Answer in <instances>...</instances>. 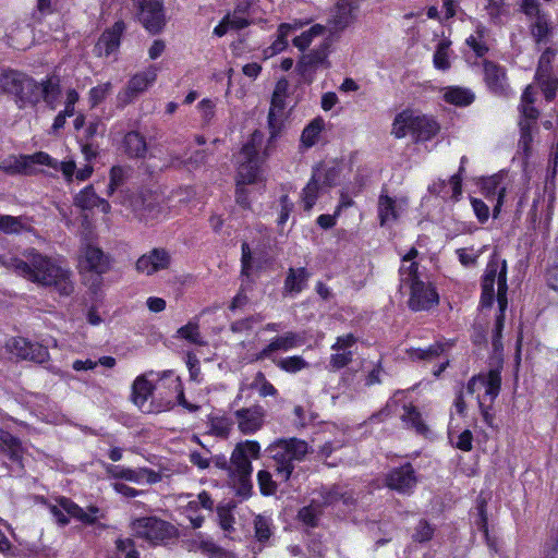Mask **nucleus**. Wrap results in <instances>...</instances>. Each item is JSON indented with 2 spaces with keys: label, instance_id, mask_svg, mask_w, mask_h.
<instances>
[{
  "label": "nucleus",
  "instance_id": "1",
  "mask_svg": "<svg viewBox=\"0 0 558 558\" xmlns=\"http://www.w3.org/2000/svg\"><path fill=\"white\" fill-rule=\"evenodd\" d=\"M17 265V275L40 286L53 287L61 295H70L74 286L71 271L59 260L27 248Z\"/></svg>",
  "mask_w": 558,
  "mask_h": 558
},
{
  "label": "nucleus",
  "instance_id": "2",
  "mask_svg": "<svg viewBox=\"0 0 558 558\" xmlns=\"http://www.w3.org/2000/svg\"><path fill=\"white\" fill-rule=\"evenodd\" d=\"M259 454L260 445L256 440L239 442L231 453L228 466L230 483L243 498H247L252 490L253 466L250 458L258 459Z\"/></svg>",
  "mask_w": 558,
  "mask_h": 558
},
{
  "label": "nucleus",
  "instance_id": "3",
  "mask_svg": "<svg viewBox=\"0 0 558 558\" xmlns=\"http://www.w3.org/2000/svg\"><path fill=\"white\" fill-rule=\"evenodd\" d=\"M264 143V134L259 131L253 132L250 140L244 144L236 157V183L253 184L262 180L263 163L268 157V149L272 143L267 144L260 153Z\"/></svg>",
  "mask_w": 558,
  "mask_h": 558
},
{
  "label": "nucleus",
  "instance_id": "4",
  "mask_svg": "<svg viewBox=\"0 0 558 558\" xmlns=\"http://www.w3.org/2000/svg\"><path fill=\"white\" fill-rule=\"evenodd\" d=\"M267 452L275 462L276 474L288 481L295 465L305 460L310 452L308 444L299 438H281L267 447Z\"/></svg>",
  "mask_w": 558,
  "mask_h": 558
},
{
  "label": "nucleus",
  "instance_id": "5",
  "mask_svg": "<svg viewBox=\"0 0 558 558\" xmlns=\"http://www.w3.org/2000/svg\"><path fill=\"white\" fill-rule=\"evenodd\" d=\"M0 92L10 96L19 109L38 104V82L16 70H4L0 73Z\"/></svg>",
  "mask_w": 558,
  "mask_h": 558
},
{
  "label": "nucleus",
  "instance_id": "6",
  "mask_svg": "<svg viewBox=\"0 0 558 558\" xmlns=\"http://www.w3.org/2000/svg\"><path fill=\"white\" fill-rule=\"evenodd\" d=\"M497 283V302L501 311L507 308V264L506 260L492 259L485 270L482 282L481 305L490 307L495 299L494 286Z\"/></svg>",
  "mask_w": 558,
  "mask_h": 558
},
{
  "label": "nucleus",
  "instance_id": "7",
  "mask_svg": "<svg viewBox=\"0 0 558 558\" xmlns=\"http://www.w3.org/2000/svg\"><path fill=\"white\" fill-rule=\"evenodd\" d=\"M438 131L439 125L434 119L407 110L395 118L391 133L397 138L411 135L415 141H428Z\"/></svg>",
  "mask_w": 558,
  "mask_h": 558
},
{
  "label": "nucleus",
  "instance_id": "8",
  "mask_svg": "<svg viewBox=\"0 0 558 558\" xmlns=\"http://www.w3.org/2000/svg\"><path fill=\"white\" fill-rule=\"evenodd\" d=\"M501 386V376L499 369H490L486 374L473 376L466 386L469 393H474L484 389L483 395L477 396L478 408L484 422L492 426L494 416L490 414L489 409L496 397L499 395Z\"/></svg>",
  "mask_w": 558,
  "mask_h": 558
},
{
  "label": "nucleus",
  "instance_id": "9",
  "mask_svg": "<svg viewBox=\"0 0 558 558\" xmlns=\"http://www.w3.org/2000/svg\"><path fill=\"white\" fill-rule=\"evenodd\" d=\"M338 177L339 171L336 167L320 165L314 168L310 181L301 193L304 209L311 210L318 197L336 184Z\"/></svg>",
  "mask_w": 558,
  "mask_h": 558
},
{
  "label": "nucleus",
  "instance_id": "10",
  "mask_svg": "<svg viewBox=\"0 0 558 558\" xmlns=\"http://www.w3.org/2000/svg\"><path fill=\"white\" fill-rule=\"evenodd\" d=\"M133 534L153 545L165 544L178 536L174 525L155 517L138 518L132 522Z\"/></svg>",
  "mask_w": 558,
  "mask_h": 558
},
{
  "label": "nucleus",
  "instance_id": "11",
  "mask_svg": "<svg viewBox=\"0 0 558 558\" xmlns=\"http://www.w3.org/2000/svg\"><path fill=\"white\" fill-rule=\"evenodd\" d=\"M38 166L57 168V160L45 151L32 155L8 156L0 160V171L9 175H34Z\"/></svg>",
  "mask_w": 558,
  "mask_h": 558
},
{
  "label": "nucleus",
  "instance_id": "12",
  "mask_svg": "<svg viewBox=\"0 0 558 558\" xmlns=\"http://www.w3.org/2000/svg\"><path fill=\"white\" fill-rule=\"evenodd\" d=\"M50 512L61 526L69 523L68 515L85 524H93L98 518L102 517L99 508L89 506L87 509H83L68 498H61L58 506H51Z\"/></svg>",
  "mask_w": 558,
  "mask_h": 558
},
{
  "label": "nucleus",
  "instance_id": "13",
  "mask_svg": "<svg viewBox=\"0 0 558 558\" xmlns=\"http://www.w3.org/2000/svg\"><path fill=\"white\" fill-rule=\"evenodd\" d=\"M158 69L155 65L148 66L146 70L134 74L125 87L117 95V107L124 108L137 98L142 93L147 90L157 78Z\"/></svg>",
  "mask_w": 558,
  "mask_h": 558
},
{
  "label": "nucleus",
  "instance_id": "14",
  "mask_svg": "<svg viewBox=\"0 0 558 558\" xmlns=\"http://www.w3.org/2000/svg\"><path fill=\"white\" fill-rule=\"evenodd\" d=\"M141 24L151 34L160 33L166 25L162 0H134Z\"/></svg>",
  "mask_w": 558,
  "mask_h": 558
},
{
  "label": "nucleus",
  "instance_id": "15",
  "mask_svg": "<svg viewBox=\"0 0 558 558\" xmlns=\"http://www.w3.org/2000/svg\"><path fill=\"white\" fill-rule=\"evenodd\" d=\"M7 351L17 360L44 363L49 360V352L46 347L31 342L23 337H12L5 342Z\"/></svg>",
  "mask_w": 558,
  "mask_h": 558
},
{
  "label": "nucleus",
  "instance_id": "16",
  "mask_svg": "<svg viewBox=\"0 0 558 558\" xmlns=\"http://www.w3.org/2000/svg\"><path fill=\"white\" fill-rule=\"evenodd\" d=\"M304 343V338L300 332L287 331L280 336L274 337L267 345H265L254 356V361L270 360L274 362L277 352H287L301 347Z\"/></svg>",
  "mask_w": 558,
  "mask_h": 558
},
{
  "label": "nucleus",
  "instance_id": "17",
  "mask_svg": "<svg viewBox=\"0 0 558 558\" xmlns=\"http://www.w3.org/2000/svg\"><path fill=\"white\" fill-rule=\"evenodd\" d=\"M356 343L357 338L353 333L337 337L331 345L332 354L329 357V369L336 372L348 366L356 353Z\"/></svg>",
  "mask_w": 558,
  "mask_h": 558
},
{
  "label": "nucleus",
  "instance_id": "18",
  "mask_svg": "<svg viewBox=\"0 0 558 558\" xmlns=\"http://www.w3.org/2000/svg\"><path fill=\"white\" fill-rule=\"evenodd\" d=\"M107 474L117 480H124L134 484H156L161 481V475L147 468L131 469L122 465L108 464Z\"/></svg>",
  "mask_w": 558,
  "mask_h": 558
},
{
  "label": "nucleus",
  "instance_id": "19",
  "mask_svg": "<svg viewBox=\"0 0 558 558\" xmlns=\"http://www.w3.org/2000/svg\"><path fill=\"white\" fill-rule=\"evenodd\" d=\"M233 417L242 434L253 435L264 426L266 410L259 404H254L234 411Z\"/></svg>",
  "mask_w": 558,
  "mask_h": 558
},
{
  "label": "nucleus",
  "instance_id": "20",
  "mask_svg": "<svg viewBox=\"0 0 558 558\" xmlns=\"http://www.w3.org/2000/svg\"><path fill=\"white\" fill-rule=\"evenodd\" d=\"M410 289L409 306L413 311H425L438 303L435 289L423 280L412 282Z\"/></svg>",
  "mask_w": 558,
  "mask_h": 558
},
{
  "label": "nucleus",
  "instance_id": "21",
  "mask_svg": "<svg viewBox=\"0 0 558 558\" xmlns=\"http://www.w3.org/2000/svg\"><path fill=\"white\" fill-rule=\"evenodd\" d=\"M507 174L504 172H499L492 177L485 178L482 182V191L484 196L494 202L493 216L496 218L500 213L501 206L504 204V198L508 189V183L506 182Z\"/></svg>",
  "mask_w": 558,
  "mask_h": 558
},
{
  "label": "nucleus",
  "instance_id": "22",
  "mask_svg": "<svg viewBox=\"0 0 558 558\" xmlns=\"http://www.w3.org/2000/svg\"><path fill=\"white\" fill-rule=\"evenodd\" d=\"M171 256L163 248H154L142 255L136 262L138 272L151 276L157 271L167 269L170 266Z\"/></svg>",
  "mask_w": 558,
  "mask_h": 558
},
{
  "label": "nucleus",
  "instance_id": "23",
  "mask_svg": "<svg viewBox=\"0 0 558 558\" xmlns=\"http://www.w3.org/2000/svg\"><path fill=\"white\" fill-rule=\"evenodd\" d=\"M354 19L353 8L348 3H339L325 25L328 37L338 38L340 33L353 23Z\"/></svg>",
  "mask_w": 558,
  "mask_h": 558
},
{
  "label": "nucleus",
  "instance_id": "24",
  "mask_svg": "<svg viewBox=\"0 0 558 558\" xmlns=\"http://www.w3.org/2000/svg\"><path fill=\"white\" fill-rule=\"evenodd\" d=\"M387 486L399 493H409L416 484V477L411 464L407 463L393 469L386 478Z\"/></svg>",
  "mask_w": 558,
  "mask_h": 558
},
{
  "label": "nucleus",
  "instance_id": "25",
  "mask_svg": "<svg viewBox=\"0 0 558 558\" xmlns=\"http://www.w3.org/2000/svg\"><path fill=\"white\" fill-rule=\"evenodd\" d=\"M405 208V198H392L381 193L378 199V217L380 219V225L386 226L395 222Z\"/></svg>",
  "mask_w": 558,
  "mask_h": 558
},
{
  "label": "nucleus",
  "instance_id": "26",
  "mask_svg": "<svg viewBox=\"0 0 558 558\" xmlns=\"http://www.w3.org/2000/svg\"><path fill=\"white\" fill-rule=\"evenodd\" d=\"M73 204L82 210H92L97 207L104 214H108L111 209L110 204L97 195L93 185H87L75 194Z\"/></svg>",
  "mask_w": 558,
  "mask_h": 558
},
{
  "label": "nucleus",
  "instance_id": "27",
  "mask_svg": "<svg viewBox=\"0 0 558 558\" xmlns=\"http://www.w3.org/2000/svg\"><path fill=\"white\" fill-rule=\"evenodd\" d=\"M418 251L412 247L405 255L402 256L401 265L399 268L400 287L404 288L412 282L420 281L422 274L418 271Z\"/></svg>",
  "mask_w": 558,
  "mask_h": 558
},
{
  "label": "nucleus",
  "instance_id": "28",
  "mask_svg": "<svg viewBox=\"0 0 558 558\" xmlns=\"http://www.w3.org/2000/svg\"><path fill=\"white\" fill-rule=\"evenodd\" d=\"M284 99L286 97H280L272 94L271 105L268 112V128L270 134L269 143L275 142L281 132L283 125V110L286 108Z\"/></svg>",
  "mask_w": 558,
  "mask_h": 558
},
{
  "label": "nucleus",
  "instance_id": "29",
  "mask_svg": "<svg viewBox=\"0 0 558 558\" xmlns=\"http://www.w3.org/2000/svg\"><path fill=\"white\" fill-rule=\"evenodd\" d=\"M484 77L488 88L498 95L507 93L508 84L504 69L494 62L484 63Z\"/></svg>",
  "mask_w": 558,
  "mask_h": 558
},
{
  "label": "nucleus",
  "instance_id": "30",
  "mask_svg": "<svg viewBox=\"0 0 558 558\" xmlns=\"http://www.w3.org/2000/svg\"><path fill=\"white\" fill-rule=\"evenodd\" d=\"M186 548L190 551H201L208 558H227L228 556L226 550L202 534H196L187 539Z\"/></svg>",
  "mask_w": 558,
  "mask_h": 558
},
{
  "label": "nucleus",
  "instance_id": "31",
  "mask_svg": "<svg viewBox=\"0 0 558 558\" xmlns=\"http://www.w3.org/2000/svg\"><path fill=\"white\" fill-rule=\"evenodd\" d=\"M124 31V23L119 21L116 22L114 25L106 31L101 37L99 38L96 49L98 51V54H105L109 56L113 51L117 50V48L120 45V37Z\"/></svg>",
  "mask_w": 558,
  "mask_h": 558
},
{
  "label": "nucleus",
  "instance_id": "32",
  "mask_svg": "<svg viewBox=\"0 0 558 558\" xmlns=\"http://www.w3.org/2000/svg\"><path fill=\"white\" fill-rule=\"evenodd\" d=\"M85 267L97 274H105L109 269V258L104 252L94 246L86 245L83 251Z\"/></svg>",
  "mask_w": 558,
  "mask_h": 558
},
{
  "label": "nucleus",
  "instance_id": "33",
  "mask_svg": "<svg viewBox=\"0 0 558 558\" xmlns=\"http://www.w3.org/2000/svg\"><path fill=\"white\" fill-rule=\"evenodd\" d=\"M0 449L12 462H16L21 465L24 453L22 444L19 438L2 428H0Z\"/></svg>",
  "mask_w": 558,
  "mask_h": 558
},
{
  "label": "nucleus",
  "instance_id": "34",
  "mask_svg": "<svg viewBox=\"0 0 558 558\" xmlns=\"http://www.w3.org/2000/svg\"><path fill=\"white\" fill-rule=\"evenodd\" d=\"M123 151L131 158H143L147 151L145 137L136 131L124 135L122 143Z\"/></svg>",
  "mask_w": 558,
  "mask_h": 558
},
{
  "label": "nucleus",
  "instance_id": "35",
  "mask_svg": "<svg viewBox=\"0 0 558 558\" xmlns=\"http://www.w3.org/2000/svg\"><path fill=\"white\" fill-rule=\"evenodd\" d=\"M38 102L43 99L50 109H56L60 96V86L57 80L48 77L38 83Z\"/></svg>",
  "mask_w": 558,
  "mask_h": 558
},
{
  "label": "nucleus",
  "instance_id": "36",
  "mask_svg": "<svg viewBox=\"0 0 558 558\" xmlns=\"http://www.w3.org/2000/svg\"><path fill=\"white\" fill-rule=\"evenodd\" d=\"M308 279V272L305 268H290L284 280V291L287 293H300L305 287Z\"/></svg>",
  "mask_w": 558,
  "mask_h": 558
},
{
  "label": "nucleus",
  "instance_id": "37",
  "mask_svg": "<svg viewBox=\"0 0 558 558\" xmlns=\"http://www.w3.org/2000/svg\"><path fill=\"white\" fill-rule=\"evenodd\" d=\"M402 422L410 428H413L417 434L426 435L428 427L422 418L420 411L412 404L403 405V414L401 415Z\"/></svg>",
  "mask_w": 558,
  "mask_h": 558
},
{
  "label": "nucleus",
  "instance_id": "38",
  "mask_svg": "<svg viewBox=\"0 0 558 558\" xmlns=\"http://www.w3.org/2000/svg\"><path fill=\"white\" fill-rule=\"evenodd\" d=\"M0 231L7 234H19L21 232L32 231V226L24 217L0 214Z\"/></svg>",
  "mask_w": 558,
  "mask_h": 558
},
{
  "label": "nucleus",
  "instance_id": "39",
  "mask_svg": "<svg viewBox=\"0 0 558 558\" xmlns=\"http://www.w3.org/2000/svg\"><path fill=\"white\" fill-rule=\"evenodd\" d=\"M322 501L320 505L328 506L339 500H342L344 505H351L354 501V496L341 486H333L331 488H323L320 492Z\"/></svg>",
  "mask_w": 558,
  "mask_h": 558
},
{
  "label": "nucleus",
  "instance_id": "40",
  "mask_svg": "<svg viewBox=\"0 0 558 558\" xmlns=\"http://www.w3.org/2000/svg\"><path fill=\"white\" fill-rule=\"evenodd\" d=\"M153 392V385L146 378L145 375L138 376L132 387V399L133 402L138 407L143 408Z\"/></svg>",
  "mask_w": 558,
  "mask_h": 558
},
{
  "label": "nucleus",
  "instance_id": "41",
  "mask_svg": "<svg viewBox=\"0 0 558 558\" xmlns=\"http://www.w3.org/2000/svg\"><path fill=\"white\" fill-rule=\"evenodd\" d=\"M446 347L447 344L437 342L429 345L427 349L411 348L407 351V353L409 359L412 361H433L445 352Z\"/></svg>",
  "mask_w": 558,
  "mask_h": 558
},
{
  "label": "nucleus",
  "instance_id": "42",
  "mask_svg": "<svg viewBox=\"0 0 558 558\" xmlns=\"http://www.w3.org/2000/svg\"><path fill=\"white\" fill-rule=\"evenodd\" d=\"M279 369L295 374L310 367V364L300 355L274 359L272 362Z\"/></svg>",
  "mask_w": 558,
  "mask_h": 558
},
{
  "label": "nucleus",
  "instance_id": "43",
  "mask_svg": "<svg viewBox=\"0 0 558 558\" xmlns=\"http://www.w3.org/2000/svg\"><path fill=\"white\" fill-rule=\"evenodd\" d=\"M530 20L531 34L536 43L545 40L550 33L549 19L547 14L542 12L533 17H530Z\"/></svg>",
  "mask_w": 558,
  "mask_h": 558
},
{
  "label": "nucleus",
  "instance_id": "44",
  "mask_svg": "<svg viewBox=\"0 0 558 558\" xmlns=\"http://www.w3.org/2000/svg\"><path fill=\"white\" fill-rule=\"evenodd\" d=\"M444 98L447 102L456 106H468L473 102L474 94L462 87H448L445 90Z\"/></svg>",
  "mask_w": 558,
  "mask_h": 558
},
{
  "label": "nucleus",
  "instance_id": "45",
  "mask_svg": "<svg viewBox=\"0 0 558 558\" xmlns=\"http://www.w3.org/2000/svg\"><path fill=\"white\" fill-rule=\"evenodd\" d=\"M325 126V121L322 118H315L303 130L301 142L305 147L314 146Z\"/></svg>",
  "mask_w": 558,
  "mask_h": 558
},
{
  "label": "nucleus",
  "instance_id": "46",
  "mask_svg": "<svg viewBox=\"0 0 558 558\" xmlns=\"http://www.w3.org/2000/svg\"><path fill=\"white\" fill-rule=\"evenodd\" d=\"M322 512L319 500H313L308 506L300 509L298 513L299 520L307 526H316Z\"/></svg>",
  "mask_w": 558,
  "mask_h": 558
},
{
  "label": "nucleus",
  "instance_id": "47",
  "mask_svg": "<svg viewBox=\"0 0 558 558\" xmlns=\"http://www.w3.org/2000/svg\"><path fill=\"white\" fill-rule=\"evenodd\" d=\"M534 102V90L532 86H526L521 97L520 112L521 117L531 119L532 122H536L538 118V111L533 107Z\"/></svg>",
  "mask_w": 558,
  "mask_h": 558
},
{
  "label": "nucleus",
  "instance_id": "48",
  "mask_svg": "<svg viewBox=\"0 0 558 558\" xmlns=\"http://www.w3.org/2000/svg\"><path fill=\"white\" fill-rule=\"evenodd\" d=\"M326 26L315 24L310 29L303 32L301 35L293 39V45L300 50H305L314 40V38L324 35Z\"/></svg>",
  "mask_w": 558,
  "mask_h": 558
},
{
  "label": "nucleus",
  "instance_id": "49",
  "mask_svg": "<svg viewBox=\"0 0 558 558\" xmlns=\"http://www.w3.org/2000/svg\"><path fill=\"white\" fill-rule=\"evenodd\" d=\"M536 122H532L531 119L521 117L519 125L521 131V136L519 141V146L523 149L525 154H529L531 149V143L533 140L532 131L535 126Z\"/></svg>",
  "mask_w": 558,
  "mask_h": 558
},
{
  "label": "nucleus",
  "instance_id": "50",
  "mask_svg": "<svg viewBox=\"0 0 558 558\" xmlns=\"http://www.w3.org/2000/svg\"><path fill=\"white\" fill-rule=\"evenodd\" d=\"M178 337L189 341L190 343L203 345L205 341L199 333V327L197 323L190 322L186 325L178 329Z\"/></svg>",
  "mask_w": 558,
  "mask_h": 558
},
{
  "label": "nucleus",
  "instance_id": "51",
  "mask_svg": "<svg viewBox=\"0 0 558 558\" xmlns=\"http://www.w3.org/2000/svg\"><path fill=\"white\" fill-rule=\"evenodd\" d=\"M110 558H138V551L130 538H119L116 541V551Z\"/></svg>",
  "mask_w": 558,
  "mask_h": 558
},
{
  "label": "nucleus",
  "instance_id": "52",
  "mask_svg": "<svg viewBox=\"0 0 558 558\" xmlns=\"http://www.w3.org/2000/svg\"><path fill=\"white\" fill-rule=\"evenodd\" d=\"M111 93L112 84L110 82H106L90 88L88 93V101L90 107L94 108L101 104Z\"/></svg>",
  "mask_w": 558,
  "mask_h": 558
},
{
  "label": "nucleus",
  "instance_id": "53",
  "mask_svg": "<svg viewBox=\"0 0 558 558\" xmlns=\"http://www.w3.org/2000/svg\"><path fill=\"white\" fill-rule=\"evenodd\" d=\"M129 170L126 168L114 166L110 170V181L108 185L107 194L111 196L117 189L124 184L128 178Z\"/></svg>",
  "mask_w": 558,
  "mask_h": 558
},
{
  "label": "nucleus",
  "instance_id": "54",
  "mask_svg": "<svg viewBox=\"0 0 558 558\" xmlns=\"http://www.w3.org/2000/svg\"><path fill=\"white\" fill-rule=\"evenodd\" d=\"M233 423L234 421L225 416L214 417L210 421V432L215 436L227 438L232 429Z\"/></svg>",
  "mask_w": 558,
  "mask_h": 558
},
{
  "label": "nucleus",
  "instance_id": "55",
  "mask_svg": "<svg viewBox=\"0 0 558 558\" xmlns=\"http://www.w3.org/2000/svg\"><path fill=\"white\" fill-rule=\"evenodd\" d=\"M450 43L447 40H441L437 45V49L434 53V65L439 70H447L450 68V62L448 59Z\"/></svg>",
  "mask_w": 558,
  "mask_h": 558
},
{
  "label": "nucleus",
  "instance_id": "56",
  "mask_svg": "<svg viewBox=\"0 0 558 558\" xmlns=\"http://www.w3.org/2000/svg\"><path fill=\"white\" fill-rule=\"evenodd\" d=\"M257 482L260 493L265 496H271L277 492V484L272 480V475L265 470L257 473Z\"/></svg>",
  "mask_w": 558,
  "mask_h": 558
},
{
  "label": "nucleus",
  "instance_id": "57",
  "mask_svg": "<svg viewBox=\"0 0 558 558\" xmlns=\"http://www.w3.org/2000/svg\"><path fill=\"white\" fill-rule=\"evenodd\" d=\"M255 535L259 542L267 541L271 535L270 520L264 515H257L254 520Z\"/></svg>",
  "mask_w": 558,
  "mask_h": 558
},
{
  "label": "nucleus",
  "instance_id": "58",
  "mask_svg": "<svg viewBox=\"0 0 558 558\" xmlns=\"http://www.w3.org/2000/svg\"><path fill=\"white\" fill-rule=\"evenodd\" d=\"M547 100H551L558 89V78L545 74L544 77H536Z\"/></svg>",
  "mask_w": 558,
  "mask_h": 558
},
{
  "label": "nucleus",
  "instance_id": "59",
  "mask_svg": "<svg viewBox=\"0 0 558 558\" xmlns=\"http://www.w3.org/2000/svg\"><path fill=\"white\" fill-rule=\"evenodd\" d=\"M450 439L453 442V445L462 450V451H470L472 449V441H473V435L471 430L464 429L457 436V440L453 438V433H449Z\"/></svg>",
  "mask_w": 558,
  "mask_h": 558
},
{
  "label": "nucleus",
  "instance_id": "60",
  "mask_svg": "<svg viewBox=\"0 0 558 558\" xmlns=\"http://www.w3.org/2000/svg\"><path fill=\"white\" fill-rule=\"evenodd\" d=\"M256 386L258 388V393L262 397L276 396L277 389L275 386L269 383L263 373H258L255 378Z\"/></svg>",
  "mask_w": 558,
  "mask_h": 558
},
{
  "label": "nucleus",
  "instance_id": "61",
  "mask_svg": "<svg viewBox=\"0 0 558 558\" xmlns=\"http://www.w3.org/2000/svg\"><path fill=\"white\" fill-rule=\"evenodd\" d=\"M328 47L329 44L325 41L319 49L307 54L306 58L308 60V63L314 66L324 64L328 57Z\"/></svg>",
  "mask_w": 558,
  "mask_h": 558
},
{
  "label": "nucleus",
  "instance_id": "62",
  "mask_svg": "<svg viewBox=\"0 0 558 558\" xmlns=\"http://www.w3.org/2000/svg\"><path fill=\"white\" fill-rule=\"evenodd\" d=\"M434 530L432 526L424 520H421L415 529V533L413 534V539L416 542H427L432 538Z\"/></svg>",
  "mask_w": 558,
  "mask_h": 558
},
{
  "label": "nucleus",
  "instance_id": "63",
  "mask_svg": "<svg viewBox=\"0 0 558 558\" xmlns=\"http://www.w3.org/2000/svg\"><path fill=\"white\" fill-rule=\"evenodd\" d=\"M216 104L211 99H203L198 102L197 109L202 114V119L205 123H209L215 116Z\"/></svg>",
  "mask_w": 558,
  "mask_h": 558
},
{
  "label": "nucleus",
  "instance_id": "64",
  "mask_svg": "<svg viewBox=\"0 0 558 558\" xmlns=\"http://www.w3.org/2000/svg\"><path fill=\"white\" fill-rule=\"evenodd\" d=\"M243 10L238 8L232 14H228L226 17L230 28L242 29L248 25V21L242 15Z\"/></svg>",
  "mask_w": 558,
  "mask_h": 558
}]
</instances>
